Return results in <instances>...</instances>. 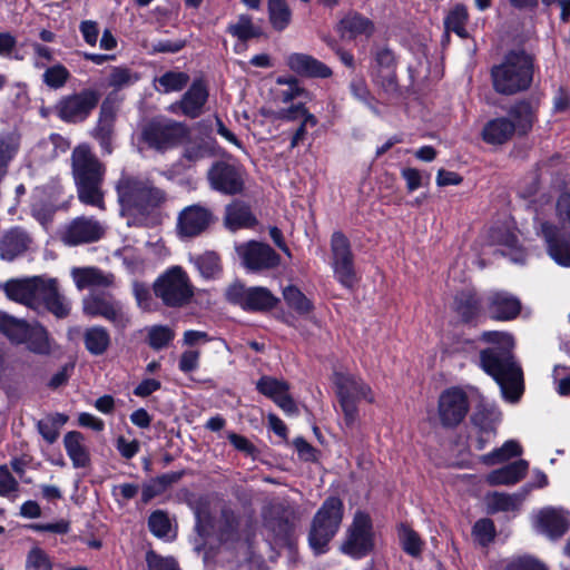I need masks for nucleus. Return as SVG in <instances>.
<instances>
[{"instance_id":"f8f14e48","label":"nucleus","mask_w":570,"mask_h":570,"mask_svg":"<svg viewBox=\"0 0 570 570\" xmlns=\"http://www.w3.org/2000/svg\"><path fill=\"white\" fill-rule=\"evenodd\" d=\"M332 267L335 278L345 287L356 283L354 256L348 238L342 232H334L331 237Z\"/></svg>"},{"instance_id":"aec40b11","label":"nucleus","mask_w":570,"mask_h":570,"mask_svg":"<svg viewBox=\"0 0 570 570\" xmlns=\"http://www.w3.org/2000/svg\"><path fill=\"white\" fill-rule=\"evenodd\" d=\"M334 383L337 389L338 399L357 402L365 400L368 403L374 402V394L370 385H367L361 377L350 374L337 372L334 374Z\"/></svg>"},{"instance_id":"052dcab7","label":"nucleus","mask_w":570,"mask_h":570,"mask_svg":"<svg viewBox=\"0 0 570 570\" xmlns=\"http://www.w3.org/2000/svg\"><path fill=\"white\" fill-rule=\"evenodd\" d=\"M473 537L481 546H488L495 535V527L492 520L481 519L473 527Z\"/></svg>"},{"instance_id":"8fccbe9b","label":"nucleus","mask_w":570,"mask_h":570,"mask_svg":"<svg viewBox=\"0 0 570 570\" xmlns=\"http://www.w3.org/2000/svg\"><path fill=\"white\" fill-rule=\"evenodd\" d=\"M276 83L286 86L285 89H281L276 92V99L282 104H288L305 95V89L299 86L298 79L293 76L278 77Z\"/></svg>"},{"instance_id":"a19ab883","label":"nucleus","mask_w":570,"mask_h":570,"mask_svg":"<svg viewBox=\"0 0 570 570\" xmlns=\"http://www.w3.org/2000/svg\"><path fill=\"white\" fill-rule=\"evenodd\" d=\"M189 75L183 71L169 70L155 78V90L160 94H169L183 90L189 82Z\"/></svg>"},{"instance_id":"a211bd4d","label":"nucleus","mask_w":570,"mask_h":570,"mask_svg":"<svg viewBox=\"0 0 570 570\" xmlns=\"http://www.w3.org/2000/svg\"><path fill=\"white\" fill-rule=\"evenodd\" d=\"M105 225L94 217L80 216L72 219L61 233V240L69 246L98 242L105 235Z\"/></svg>"},{"instance_id":"20e7f679","label":"nucleus","mask_w":570,"mask_h":570,"mask_svg":"<svg viewBox=\"0 0 570 570\" xmlns=\"http://www.w3.org/2000/svg\"><path fill=\"white\" fill-rule=\"evenodd\" d=\"M494 90L501 95H515L529 89L533 80V57L523 49L510 50L491 69Z\"/></svg>"},{"instance_id":"0e129e2a","label":"nucleus","mask_w":570,"mask_h":570,"mask_svg":"<svg viewBox=\"0 0 570 570\" xmlns=\"http://www.w3.org/2000/svg\"><path fill=\"white\" fill-rule=\"evenodd\" d=\"M32 63L36 69H45L53 60V51L49 47L39 42H32Z\"/></svg>"},{"instance_id":"ddd939ff","label":"nucleus","mask_w":570,"mask_h":570,"mask_svg":"<svg viewBox=\"0 0 570 570\" xmlns=\"http://www.w3.org/2000/svg\"><path fill=\"white\" fill-rule=\"evenodd\" d=\"M373 548L372 523L364 512H356L341 550L353 558L366 556Z\"/></svg>"},{"instance_id":"4c0bfd02","label":"nucleus","mask_w":570,"mask_h":570,"mask_svg":"<svg viewBox=\"0 0 570 570\" xmlns=\"http://www.w3.org/2000/svg\"><path fill=\"white\" fill-rule=\"evenodd\" d=\"M31 323L0 312V332L14 344H22Z\"/></svg>"},{"instance_id":"6e6552de","label":"nucleus","mask_w":570,"mask_h":570,"mask_svg":"<svg viewBox=\"0 0 570 570\" xmlns=\"http://www.w3.org/2000/svg\"><path fill=\"white\" fill-rule=\"evenodd\" d=\"M226 299L249 312H264L274 308L279 299L262 286L246 287L240 282L230 284L225 293Z\"/></svg>"},{"instance_id":"5701e85b","label":"nucleus","mask_w":570,"mask_h":570,"mask_svg":"<svg viewBox=\"0 0 570 570\" xmlns=\"http://www.w3.org/2000/svg\"><path fill=\"white\" fill-rule=\"evenodd\" d=\"M521 311V302L514 295L497 291L488 296V313L497 321H510L515 318Z\"/></svg>"},{"instance_id":"393cba45","label":"nucleus","mask_w":570,"mask_h":570,"mask_svg":"<svg viewBox=\"0 0 570 570\" xmlns=\"http://www.w3.org/2000/svg\"><path fill=\"white\" fill-rule=\"evenodd\" d=\"M501 421V413L495 407L476 411L472 422L480 430V435L474 441L476 450H483L495 434V426Z\"/></svg>"},{"instance_id":"338daca9","label":"nucleus","mask_w":570,"mask_h":570,"mask_svg":"<svg viewBox=\"0 0 570 570\" xmlns=\"http://www.w3.org/2000/svg\"><path fill=\"white\" fill-rule=\"evenodd\" d=\"M306 114H311L304 104L292 105L288 108H282L272 114V117L277 120L296 121L303 119Z\"/></svg>"},{"instance_id":"dca6fc26","label":"nucleus","mask_w":570,"mask_h":570,"mask_svg":"<svg viewBox=\"0 0 570 570\" xmlns=\"http://www.w3.org/2000/svg\"><path fill=\"white\" fill-rule=\"evenodd\" d=\"M469 401L465 392L459 387H451L441 393L438 404V414L444 428L458 426L466 416Z\"/></svg>"},{"instance_id":"1a4fd4ad","label":"nucleus","mask_w":570,"mask_h":570,"mask_svg":"<svg viewBox=\"0 0 570 570\" xmlns=\"http://www.w3.org/2000/svg\"><path fill=\"white\" fill-rule=\"evenodd\" d=\"M82 311L91 317H104L118 330H125L130 325V316L122 303L111 296L89 294L82 299Z\"/></svg>"},{"instance_id":"09e8293b","label":"nucleus","mask_w":570,"mask_h":570,"mask_svg":"<svg viewBox=\"0 0 570 570\" xmlns=\"http://www.w3.org/2000/svg\"><path fill=\"white\" fill-rule=\"evenodd\" d=\"M455 311L463 321H471L480 311V302L475 294L461 292L455 296Z\"/></svg>"},{"instance_id":"3c124183","label":"nucleus","mask_w":570,"mask_h":570,"mask_svg":"<svg viewBox=\"0 0 570 570\" xmlns=\"http://www.w3.org/2000/svg\"><path fill=\"white\" fill-rule=\"evenodd\" d=\"M256 389L259 393L275 402L279 396L288 392L289 385L285 381L265 375L257 381Z\"/></svg>"},{"instance_id":"6e6d98bb","label":"nucleus","mask_w":570,"mask_h":570,"mask_svg":"<svg viewBox=\"0 0 570 570\" xmlns=\"http://www.w3.org/2000/svg\"><path fill=\"white\" fill-rule=\"evenodd\" d=\"M139 79L138 75L125 67H114L108 76V86L120 90L134 85Z\"/></svg>"},{"instance_id":"c03bdc74","label":"nucleus","mask_w":570,"mask_h":570,"mask_svg":"<svg viewBox=\"0 0 570 570\" xmlns=\"http://www.w3.org/2000/svg\"><path fill=\"white\" fill-rule=\"evenodd\" d=\"M269 22L276 31L285 30L292 21V11L285 0H268Z\"/></svg>"},{"instance_id":"f257e3e1","label":"nucleus","mask_w":570,"mask_h":570,"mask_svg":"<svg viewBox=\"0 0 570 570\" xmlns=\"http://www.w3.org/2000/svg\"><path fill=\"white\" fill-rule=\"evenodd\" d=\"M480 340L491 344L480 352V366L500 386L503 397L517 402L523 393V373L515 362L512 350L514 340L505 332H483Z\"/></svg>"},{"instance_id":"4d7b16f0","label":"nucleus","mask_w":570,"mask_h":570,"mask_svg":"<svg viewBox=\"0 0 570 570\" xmlns=\"http://www.w3.org/2000/svg\"><path fill=\"white\" fill-rule=\"evenodd\" d=\"M148 527L150 532L157 538H168L171 524L168 519V515L164 511H155L150 514L148 519Z\"/></svg>"},{"instance_id":"e433bc0d","label":"nucleus","mask_w":570,"mask_h":570,"mask_svg":"<svg viewBox=\"0 0 570 570\" xmlns=\"http://www.w3.org/2000/svg\"><path fill=\"white\" fill-rule=\"evenodd\" d=\"M509 115L515 126V131L525 135L532 128L535 109L530 101L522 100L510 108Z\"/></svg>"},{"instance_id":"9b49d317","label":"nucleus","mask_w":570,"mask_h":570,"mask_svg":"<svg viewBox=\"0 0 570 570\" xmlns=\"http://www.w3.org/2000/svg\"><path fill=\"white\" fill-rule=\"evenodd\" d=\"M214 209L202 203L184 207L177 216L176 230L181 238H194L205 233L215 222Z\"/></svg>"},{"instance_id":"c85d7f7f","label":"nucleus","mask_w":570,"mask_h":570,"mask_svg":"<svg viewBox=\"0 0 570 570\" xmlns=\"http://www.w3.org/2000/svg\"><path fill=\"white\" fill-rule=\"evenodd\" d=\"M529 463L525 460H518L503 468L491 471L485 476L489 485H513L525 475Z\"/></svg>"},{"instance_id":"473e14b6","label":"nucleus","mask_w":570,"mask_h":570,"mask_svg":"<svg viewBox=\"0 0 570 570\" xmlns=\"http://www.w3.org/2000/svg\"><path fill=\"white\" fill-rule=\"evenodd\" d=\"M63 445L75 468H86L90 463V455L85 445V438L78 431H70L63 438Z\"/></svg>"},{"instance_id":"13d9d810","label":"nucleus","mask_w":570,"mask_h":570,"mask_svg":"<svg viewBox=\"0 0 570 570\" xmlns=\"http://www.w3.org/2000/svg\"><path fill=\"white\" fill-rule=\"evenodd\" d=\"M189 136L186 138L184 142V158H186L189 161H198L203 158H205L209 154V148L205 141L204 138L198 137L195 139H188Z\"/></svg>"},{"instance_id":"e2e57ef3","label":"nucleus","mask_w":570,"mask_h":570,"mask_svg":"<svg viewBox=\"0 0 570 570\" xmlns=\"http://www.w3.org/2000/svg\"><path fill=\"white\" fill-rule=\"evenodd\" d=\"M27 570H52L48 554L40 548H32L26 560Z\"/></svg>"},{"instance_id":"f3484780","label":"nucleus","mask_w":570,"mask_h":570,"mask_svg":"<svg viewBox=\"0 0 570 570\" xmlns=\"http://www.w3.org/2000/svg\"><path fill=\"white\" fill-rule=\"evenodd\" d=\"M532 525L538 533L556 540L570 529V514L563 508L544 507L532 513Z\"/></svg>"},{"instance_id":"412c9836","label":"nucleus","mask_w":570,"mask_h":570,"mask_svg":"<svg viewBox=\"0 0 570 570\" xmlns=\"http://www.w3.org/2000/svg\"><path fill=\"white\" fill-rule=\"evenodd\" d=\"M208 91L203 80H195L181 99L169 106V111L177 112L179 109L188 118H197L202 115L207 101Z\"/></svg>"},{"instance_id":"2f4dec72","label":"nucleus","mask_w":570,"mask_h":570,"mask_svg":"<svg viewBox=\"0 0 570 570\" xmlns=\"http://www.w3.org/2000/svg\"><path fill=\"white\" fill-rule=\"evenodd\" d=\"M374 31L372 21L357 12L347 13L338 24L343 38L354 39L358 36L370 37Z\"/></svg>"},{"instance_id":"72a5a7b5","label":"nucleus","mask_w":570,"mask_h":570,"mask_svg":"<svg viewBox=\"0 0 570 570\" xmlns=\"http://www.w3.org/2000/svg\"><path fill=\"white\" fill-rule=\"evenodd\" d=\"M115 112L110 106L102 104L100 107L99 119L94 129V137L99 141L100 147L106 154H111V136L114 131Z\"/></svg>"},{"instance_id":"2eb2a0df","label":"nucleus","mask_w":570,"mask_h":570,"mask_svg":"<svg viewBox=\"0 0 570 570\" xmlns=\"http://www.w3.org/2000/svg\"><path fill=\"white\" fill-rule=\"evenodd\" d=\"M243 265L252 272L271 269L279 265V255L267 244L250 240L235 246Z\"/></svg>"},{"instance_id":"7c9ffc66","label":"nucleus","mask_w":570,"mask_h":570,"mask_svg":"<svg viewBox=\"0 0 570 570\" xmlns=\"http://www.w3.org/2000/svg\"><path fill=\"white\" fill-rule=\"evenodd\" d=\"M515 132L513 121L505 117L494 118L485 124L482 130V138L491 145L507 142Z\"/></svg>"},{"instance_id":"cd10ccee","label":"nucleus","mask_w":570,"mask_h":570,"mask_svg":"<svg viewBox=\"0 0 570 570\" xmlns=\"http://www.w3.org/2000/svg\"><path fill=\"white\" fill-rule=\"evenodd\" d=\"M40 303L58 318H65L71 309L70 302L59 292L56 278L48 277L40 296Z\"/></svg>"},{"instance_id":"de8ad7c7","label":"nucleus","mask_w":570,"mask_h":570,"mask_svg":"<svg viewBox=\"0 0 570 570\" xmlns=\"http://www.w3.org/2000/svg\"><path fill=\"white\" fill-rule=\"evenodd\" d=\"M204 278H215L222 271L220 258L215 252H206L193 258Z\"/></svg>"},{"instance_id":"49530a36","label":"nucleus","mask_w":570,"mask_h":570,"mask_svg":"<svg viewBox=\"0 0 570 570\" xmlns=\"http://www.w3.org/2000/svg\"><path fill=\"white\" fill-rule=\"evenodd\" d=\"M522 453L521 445L514 441L509 440L503 443V445L499 449L493 450L492 452L482 456V462L488 465H493L497 463H502L508 461L511 458L519 456Z\"/></svg>"},{"instance_id":"6ab92c4d","label":"nucleus","mask_w":570,"mask_h":570,"mask_svg":"<svg viewBox=\"0 0 570 570\" xmlns=\"http://www.w3.org/2000/svg\"><path fill=\"white\" fill-rule=\"evenodd\" d=\"M48 277L33 276L23 279L9 281L4 286L7 296L28 307L37 308L40 296Z\"/></svg>"},{"instance_id":"864d4df0","label":"nucleus","mask_w":570,"mask_h":570,"mask_svg":"<svg viewBox=\"0 0 570 570\" xmlns=\"http://www.w3.org/2000/svg\"><path fill=\"white\" fill-rule=\"evenodd\" d=\"M148 344L154 350L165 348L175 337V332L166 325H154L147 330Z\"/></svg>"},{"instance_id":"4468645a","label":"nucleus","mask_w":570,"mask_h":570,"mask_svg":"<svg viewBox=\"0 0 570 570\" xmlns=\"http://www.w3.org/2000/svg\"><path fill=\"white\" fill-rule=\"evenodd\" d=\"M207 179L212 189L225 194L235 195L244 189V173L235 164L219 160L212 165L207 173Z\"/></svg>"},{"instance_id":"ea45409f","label":"nucleus","mask_w":570,"mask_h":570,"mask_svg":"<svg viewBox=\"0 0 570 570\" xmlns=\"http://www.w3.org/2000/svg\"><path fill=\"white\" fill-rule=\"evenodd\" d=\"M227 32L243 43L258 38L263 33L262 28L254 24L252 17L248 14H239L235 22L227 26Z\"/></svg>"},{"instance_id":"680f3d73","label":"nucleus","mask_w":570,"mask_h":570,"mask_svg":"<svg viewBox=\"0 0 570 570\" xmlns=\"http://www.w3.org/2000/svg\"><path fill=\"white\" fill-rule=\"evenodd\" d=\"M148 570H180L173 557H163L153 550L146 552Z\"/></svg>"},{"instance_id":"a18cd8bd","label":"nucleus","mask_w":570,"mask_h":570,"mask_svg":"<svg viewBox=\"0 0 570 570\" xmlns=\"http://www.w3.org/2000/svg\"><path fill=\"white\" fill-rule=\"evenodd\" d=\"M372 82L389 98H396L400 95L396 70H372Z\"/></svg>"},{"instance_id":"58836bf2","label":"nucleus","mask_w":570,"mask_h":570,"mask_svg":"<svg viewBox=\"0 0 570 570\" xmlns=\"http://www.w3.org/2000/svg\"><path fill=\"white\" fill-rule=\"evenodd\" d=\"M254 223L255 217L247 205L235 202L226 207L225 224L229 229L249 227Z\"/></svg>"},{"instance_id":"7ed1b4c3","label":"nucleus","mask_w":570,"mask_h":570,"mask_svg":"<svg viewBox=\"0 0 570 570\" xmlns=\"http://www.w3.org/2000/svg\"><path fill=\"white\" fill-rule=\"evenodd\" d=\"M115 188L118 202L126 212L147 214L167 200L166 191L142 175L122 171Z\"/></svg>"},{"instance_id":"0eeeda50","label":"nucleus","mask_w":570,"mask_h":570,"mask_svg":"<svg viewBox=\"0 0 570 570\" xmlns=\"http://www.w3.org/2000/svg\"><path fill=\"white\" fill-rule=\"evenodd\" d=\"M156 297L168 307H181L194 296V287L180 266H171L157 277L153 286Z\"/></svg>"},{"instance_id":"69168bd1","label":"nucleus","mask_w":570,"mask_h":570,"mask_svg":"<svg viewBox=\"0 0 570 570\" xmlns=\"http://www.w3.org/2000/svg\"><path fill=\"white\" fill-rule=\"evenodd\" d=\"M350 89L354 98L366 105L373 111L376 112V108L373 106V97L367 88V85L363 78H355L350 83Z\"/></svg>"},{"instance_id":"423d86ee","label":"nucleus","mask_w":570,"mask_h":570,"mask_svg":"<svg viewBox=\"0 0 570 570\" xmlns=\"http://www.w3.org/2000/svg\"><path fill=\"white\" fill-rule=\"evenodd\" d=\"M189 134V128L184 122L157 117L142 126L140 139L148 148L164 153L183 144Z\"/></svg>"},{"instance_id":"9d476101","label":"nucleus","mask_w":570,"mask_h":570,"mask_svg":"<svg viewBox=\"0 0 570 570\" xmlns=\"http://www.w3.org/2000/svg\"><path fill=\"white\" fill-rule=\"evenodd\" d=\"M100 94L95 89H83L79 92L62 97L56 105L58 117L67 122L86 120L97 107Z\"/></svg>"},{"instance_id":"c9c22d12","label":"nucleus","mask_w":570,"mask_h":570,"mask_svg":"<svg viewBox=\"0 0 570 570\" xmlns=\"http://www.w3.org/2000/svg\"><path fill=\"white\" fill-rule=\"evenodd\" d=\"M82 337L86 350L94 356L105 354L111 344L108 330L100 325L87 327Z\"/></svg>"},{"instance_id":"39448f33","label":"nucleus","mask_w":570,"mask_h":570,"mask_svg":"<svg viewBox=\"0 0 570 570\" xmlns=\"http://www.w3.org/2000/svg\"><path fill=\"white\" fill-rule=\"evenodd\" d=\"M344 505L336 497L327 498L315 513L308 533V543L316 554L327 551L343 520Z\"/></svg>"},{"instance_id":"b1692460","label":"nucleus","mask_w":570,"mask_h":570,"mask_svg":"<svg viewBox=\"0 0 570 570\" xmlns=\"http://www.w3.org/2000/svg\"><path fill=\"white\" fill-rule=\"evenodd\" d=\"M287 67L295 73L309 78H328L332 69L313 56L293 52L286 58Z\"/></svg>"},{"instance_id":"774afa93","label":"nucleus","mask_w":570,"mask_h":570,"mask_svg":"<svg viewBox=\"0 0 570 570\" xmlns=\"http://www.w3.org/2000/svg\"><path fill=\"white\" fill-rule=\"evenodd\" d=\"M504 570H547V568L534 558L519 557L510 560Z\"/></svg>"},{"instance_id":"bf43d9fd","label":"nucleus","mask_w":570,"mask_h":570,"mask_svg":"<svg viewBox=\"0 0 570 570\" xmlns=\"http://www.w3.org/2000/svg\"><path fill=\"white\" fill-rule=\"evenodd\" d=\"M552 379L559 395H570V365H556L552 372Z\"/></svg>"},{"instance_id":"f03ea898","label":"nucleus","mask_w":570,"mask_h":570,"mask_svg":"<svg viewBox=\"0 0 570 570\" xmlns=\"http://www.w3.org/2000/svg\"><path fill=\"white\" fill-rule=\"evenodd\" d=\"M71 168L79 200L85 205L104 209L105 165L88 146L80 145L72 150Z\"/></svg>"},{"instance_id":"4be33fe9","label":"nucleus","mask_w":570,"mask_h":570,"mask_svg":"<svg viewBox=\"0 0 570 570\" xmlns=\"http://www.w3.org/2000/svg\"><path fill=\"white\" fill-rule=\"evenodd\" d=\"M541 235L546 240L550 257L560 266L570 267V238L548 223L541 224Z\"/></svg>"},{"instance_id":"5fc2aeb1","label":"nucleus","mask_w":570,"mask_h":570,"mask_svg":"<svg viewBox=\"0 0 570 570\" xmlns=\"http://www.w3.org/2000/svg\"><path fill=\"white\" fill-rule=\"evenodd\" d=\"M287 305L299 314H307L312 311L309 299L295 286H287L283 291Z\"/></svg>"},{"instance_id":"bb28decb","label":"nucleus","mask_w":570,"mask_h":570,"mask_svg":"<svg viewBox=\"0 0 570 570\" xmlns=\"http://www.w3.org/2000/svg\"><path fill=\"white\" fill-rule=\"evenodd\" d=\"M31 243L29 234L20 227L9 229L0 238V257L6 261H13L23 254Z\"/></svg>"},{"instance_id":"c756f323","label":"nucleus","mask_w":570,"mask_h":570,"mask_svg":"<svg viewBox=\"0 0 570 570\" xmlns=\"http://www.w3.org/2000/svg\"><path fill=\"white\" fill-rule=\"evenodd\" d=\"M530 489H522L517 493H501V492H492L489 493L485 498L487 505L490 512H513L518 511L528 495Z\"/></svg>"},{"instance_id":"a878e982","label":"nucleus","mask_w":570,"mask_h":570,"mask_svg":"<svg viewBox=\"0 0 570 570\" xmlns=\"http://www.w3.org/2000/svg\"><path fill=\"white\" fill-rule=\"evenodd\" d=\"M72 279L79 291L85 288H108L114 285L115 276L97 267H77L71 271Z\"/></svg>"},{"instance_id":"f704fd0d","label":"nucleus","mask_w":570,"mask_h":570,"mask_svg":"<svg viewBox=\"0 0 570 570\" xmlns=\"http://www.w3.org/2000/svg\"><path fill=\"white\" fill-rule=\"evenodd\" d=\"M21 144L17 130L0 132V180L7 175L10 163L16 158Z\"/></svg>"},{"instance_id":"79ce46f5","label":"nucleus","mask_w":570,"mask_h":570,"mask_svg":"<svg viewBox=\"0 0 570 570\" xmlns=\"http://www.w3.org/2000/svg\"><path fill=\"white\" fill-rule=\"evenodd\" d=\"M28 348L37 354H49L51 352V341L47 330L38 322L30 324L26 341Z\"/></svg>"},{"instance_id":"37998d69","label":"nucleus","mask_w":570,"mask_h":570,"mask_svg":"<svg viewBox=\"0 0 570 570\" xmlns=\"http://www.w3.org/2000/svg\"><path fill=\"white\" fill-rule=\"evenodd\" d=\"M68 416L62 413L47 415L37 423L38 432L49 443H55L59 438L60 429L67 423Z\"/></svg>"},{"instance_id":"603ef678","label":"nucleus","mask_w":570,"mask_h":570,"mask_svg":"<svg viewBox=\"0 0 570 570\" xmlns=\"http://www.w3.org/2000/svg\"><path fill=\"white\" fill-rule=\"evenodd\" d=\"M70 78L69 70L61 63L45 68L42 82L50 89L62 88Z\"/></svg>"}]
</instances>
